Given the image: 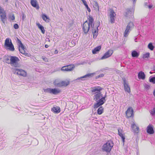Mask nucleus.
Segmentation results:
<instances>
[{"instance_id":"1","label":"nucleus","mask_w":155,"mask_h":155,"mask_svg":"<svg viewBox=\"0 0 155 155\" xmlns=\"http://www.w3.org/2000/svg\"><path fill=\"white\" fill-rule=\"evenodd\" d=\"M101 89L96 88L93 89L92 90L94 95L93 99L96 103L94 104V108L96 109L102 105L106 101L105 96H104L101 92Z\"/></svg>"},{"instance_id":"2","label":"nucleus","mask_w":155,"mask_h":155,"mask_svg":"<svg viewBox=\"0 0 155 155\" xmlns=\"http://www.w3.org/2000/svg\"><path fill=\"white\" fill-rule=\"evenodd\" d=\"M94 20L92 17L89 16L88 18V24L91 26V28L92 29V32L93 34V38H96L98 35V27H96L94 28V24L93 23Z\"/></svg>"},{"instance_id":"3","label":"nucleus","mask_w":155,"mask_h":155,"mask_svg":"<svg viewBox=\"0 0 155 155\" xmlns=\"http://www.w3.org/2000/svg\"><path fill=\"white\" fill-rule=\"evenodd\" d=\"M4 47L6 49L11 51H14L15 48L11 39L9 38H7L5 42Z\"/></svg>"},{"instance_id":"4","label":"nucleus","mask_w":155,"mask_h":155,"mask_svg":"<svg viewBox=\"0 0 155 155\" xmlns=\"http://www.w3.org/2000/svg\"><path fill=\"white\" fill-rule=\"evenodd\" d=\"M10 60L11 65L14 68H18L20 67V65L18 62L19 61L18 58L14 56H9Z\"/></svg>"},{"instance_id":"5","label":"nucleus","mask_w":155,"mask_h":155,"mask_svg":"<svg viewBox=\"0 0 155 155\" xmlns=\"http://www.w3.org/2000/svg\"><path fill=\"white\" fill-rule=\"evenodd\" d=\"M16 42L18 45V50L20 52L23 54H25V55H26L27 54L25 53V49L21 41L17 38Z\"/></svg>"},{"instance_id":"6","label":"nucleus","mask_w":155,"mask_h":155,"mask_svg":"<svg viewBox=\"0 0 155 155\" xmlns=\"http://www.w3.org/2000/svg\"><path fill=\"white\" fill-rule=\"evenodd\" d=\"M108 11L109 16L110 18L109 22L111 23H114L115 22L116 14L114 10L111 8L109 9Z\"/></svg>"},{"instance_id":"7","label":"nucleus","mask_w":155,"mask_h":155,"mask_svg":"<svg viewBox=\"0 0 155 155\" xmlns=\"http://www.w3.org/2000/svg\"><path fill=\"white\" fill-rule=\"evenodd\" d=\"M133 26L134 24L132 22H130L128 24L124 34V36L125 37H126L128 35Z\"/></svg>"},{"instance_id":"8","label":"nucleus","mask_w":155,"mask_h":155,"mask_svg":"<svg viewBox=\"0 0 155 155\" xmlns=\"http://www.w3.org/2000/svg\"><path fill=\"white\" fill-rule=\"evenodd\" d=\"M15 71H14V74H16L23 77H26L27 75V73L25 71L22 69H19L18 68L14 69Z\"/></svg>"},{"instance_id":"9","label":"nucleus","mask_w":155,"mask_h":155,"mask_svg":"<svg viewBox=\"0 0 155 155\" xmlns=\"http://www.w3.org/2000/svg\"><path fill=\"white\" fill-rule=\"evenodd\" d=\"M90 25L88 24L87 21H86L83 24L82 26L83 31L85 34H87L90 29Z\"/></svg>"},{"instance_id":"10","label":"nucleus","mask_w":155,"mask_h":155,"mask_svg":"<svg viewBox=\"0 0 155 155\" xmlns=\"http://www.w3.org/2000/svg\"><path fill=\"white\" fill-rule=\"evenodd\" d=\"M94 74V73H89L87 74H86V75L79 77L78 78L76 79L75 80V81H79L80 80H85V78H90L92 77Z\"/></svg>"},{"instance_id":"11","label":"nucleus","mask_w":155,"mask_h":155,"mask_svg":"<svg viewBox=\"0 0 155 155\" xmlns=\"http://www.w3.org/2000/svg\"><path fill=\"white\" fill-rule=\"evenodd\" d=\"M126 114L127 117H130L134 116L133 110L131 107L128 108L126 112Z\"/></svg>"},{"instance_id":"12","label":"nucleus","mask_w":155,"mask_h":155,"mask_svg":"<svg viewBox=\"0 0 155 155\" xmlns=\"http://www.w3.org/2000/svg\"><path fill=\"white\" fill-rule=\"evenodd\" d=\"M123 81L125 91L129 93L130 92V90L128 83L126 81L125 79H123Z\"/></svg>"},{"instance_id":"13","label":"nucleus","mask_w":155,"mask_h":155,"mask_svg":"<svg viewBox=\"0 0 155 155\" xmlns=\"http://www.w3.org/2000/svg\"><path fill=\"white\" fill-rule=\"evenodd\" d=\"M114 145V143L112 140L107 141V153L109 152Z\"/></svg>"},{"instance_id":"14","label":"nucleus","mask_w":155,"mask_h":155,"mask_svg":"<svg viewBox=\"0 0 155 155\" xmlns=\"http://www.w3.org/2000/svg\"><path fill=\"white\" fill-rule=\"evenodd\" d=\"M127 12H126V16L127 17H132L134 11L133 8H131L127 9L126 10Z\"/></svg>"},{"instance_id":"15","label":"nucleus","mask_w":155,"mask_h":155,"mask_svg":"<svg viewBox=\"0 0 155 155\" xmlns=\"http://www.w3.org/2000/svg\"><path fill=\"white\" fill-rule=\"evenodd\" d=\"M74 67L72 66L71 67V66L68 65L67 66H64L61 68V70L64 71H71L73 70Z\"/></svg>"},{"instance_id":"16","label":"nucleus","mask_w":155,"mask_h":155,"mask_svg":"<svg viewBox=\"0 0 155 155\" xmlns=\"http://www.w3.org/2000/svg\"><path fill=\"white\" fill-rule=\"evenodd\" d=\"M117 130L118 135L120 137H121L122 141L123 142V145H124V144L125 138L122 134L123 130L120 127L118 128Z\"/></svg>"},{"instance_id":"17","label":"nucleus","mask_w":155,"mask_h":155,"mask_svg":"<svg viewBox=\"0 0 155 155\" xmlns=\"http://www.w3.org/2000/svg\"><path fill=\"white\" fill-rule=\"evenodd\" d=\"M147 132L150 134H152L154 133V131L153 126L152 124H150L147 127Z\"/></svg>"},{"instance_id":"18","label":"nucleus","mask_w":155,"mask_h":155,"mask_svg":"<svg viewBox=\"0 0 155 155\" xmlns=\"http://www.w3.org/2000/svg\"><path fill=\"white\" fill-rule=\"evenodd\" d=\"M31 5L36 9H38L39 6L36 0H31L30 2Z\"/></svg>"},{"instance_id":"19","label":"nucleus","mask_w":155,"mask_h":155,"mask_svg":"<svg viewBox=\"0 0 155 155\" xmlns=\"http://www.w3.org/2000/svg\"><path fill=\"white\" fill-rule=\"evenodd\" d=\"M61 92V90L60 89L58 88H51V94H54V95H56Z\"/></svg>"},{"instance_id":"20","label":"nucleus","mask_w":155,"mask_h":155,"mask_svg":"<svg viewBox=\"0 0 155 155\" xmlns=\"http://www.w3.org/2000/svg\"><path fill=\"white\" fill-rule=\"evenodd\" d=\"M131 127L134 133H138V132L139 128L135 125V123H134L132 124Z\"/></svg>"},{"instance_id":"21","label":"nucleus","mask_w":155,"mask_h":155,"mask_svg":"<svg viewBox=\"0 0 155 155\" xmlns=\"http://www.w3.org/2000/svg\"><path fill=\"white\" fill-rule=\"evenodd\" d=\"M138 77L139 79L144 80L145 78V75L143 72L140 71L138 73Z\"/></svg>"},{"instance_id":"22","label":"nucleus","mask_w":155,"mask_h":155,"mask_svg":"<svg viewBox=\"0 0 155 155\" xmlns=\"http://www.w3.org/2000/svg\"><path fill=\"white\" fill-rule=\"evenodd\" d=\"M51 110L52 111L56 114L59 113L61 111L60 108L58 106L54 107L51 108Z\"/></svg>"},{"instance_id":"23","label":"nucleus","mask_w":155,"mask_h":155,"mask_svg":"<svg viewBox=\"0 0 155 155\" xmlns=\"http://www.w3.org/2000/svg\"><path fill=\"white\" fill-rule=\"evenodd\" d=\"M101 48V45L98 46L96 47L94 49L92 50V52L93 54H95L98 53Z\"/></svg>"},{"instance_id":"24","label":"nucleus","mask_w":155,"mask_h":155,"mask_svg":"<svg viewBox=\"0 0 155 155\" xmlns=\"http://www.w3.org/2000/svg\"><path fill=\"white\" fill-rule=\"evenodd\" d=\"M69 84V81H62L60 82V84L59 87L62 86H68Z\"/></svg>"},{"instance_id":"25","label":"nucleus","mask_w":155,"mask_h":155,"mask_svg":"<svg viewBox=\"0 0 155 155\" xmlns=\"http://www.w3.org/2000/svg\"><path fill=\"white\" fill-rule=\"evenodd\" d=\"M42 19L47 22H49L50 19L47 16V15L45 14H43L42 16Z\"/></svg>"},{"instance_id":"26","label":"nucleus","mask_w":155,"mask_h":155,"mask_svg":"<svg viewBox=\"0 0 155 155\" xmlns=\"http://www.w3.org/2000/svg\"><path fill=\"white\" fill-rule=\"evenodd\" d=\"M36 25L38 28L41 30L42 33L44 34L45 33V30L43 26L39 23H36Z\"/></svg>"},{"instance_id":"27","label":"nucleus","mask_w":155,"mask_h":155,"mask_svg":"<svg viewBox=\"0 0 155 155\" xmlns=\"http://www.w3.org/2000/svg\"><path fill=\"white\" fill-rule=\"evenodd\" d=\"M139 55V53L135 50L133 51L131 53V55L133 57L137 58Z\"/></svg>"},{"instance_id":"28","label":"nucleus","mask_w":155,"mask_h":155,"mask_svg":"<svg viewBox=\"0 0 155 155\" xmlns=\"http://www.w3.org/2000/svg\"><path fill=\"white\" fill-rule=\"evenodd\" d=\"M1 18V20L2 22L5 24V21L6 18V13H4V15H0Z\"/></svg>"},{"instance_id":"29","label":"nucleus","mask_w":155,"mask_h":155,"mask_svg":"<svg viewBox=\"0 0 155 155\" xmlns=\"http://www.w3.org/2000/svg\"><path fill=\"white\" fill-rule=\"evenodd\" d=\"M104 111V108L102 106H100L97 110V113L99 115L101 114Z\"/></svg>"},{"instance_id":"30","label":"nucleus","mask_w":155,"mask_h":155,"mask_svg":"<svg viewBox=\"0 0 155 155\" xmlns=\"http://www.w3.org/2000/svg\"><path fill=\"white\" fill-rule=\"evenodd\" d=\"M60 82L58 80H56L53 82V84L56 87H59Z\"/></svg>"},{"instance_id":"31","label":"nucleus","mask_w":155,"mask_h":155,"mask_svg":"<svg viewBox=\"0 0 155 155\" xmlns=\"http://www.w3.org/2000/svg\"><path fill=\"white\" fill-rule=\"evenodd\" d=\"M148 47L149 49L151 51L153 50L154 48V46L153 45V44L151 42L150 43L148 44Z\"/></svg>"},{"instance_id":"32","label":"nucleus","mask_w":155,"mask_h":155,"mask_svg":"<svg viewBox=\"0 0 155 155\" xmlns=\"http://www.w3.org/2000/svg\"><path fill=\"white\" fill-rule=\"evenodd\" d=\"M149 81L150 82L152 83L153 84H155V77L150 76L149 78Z\"/></svg>"},{"instance_id":"33","label":"nucleus","mask_w":155,"mask_h":155,"mask_svg":"<svg viewBox=\"0 0 155 155\" xmlns=\"http://www.w3.org/2000/svg\"><path fill=\"white\" fill-rule=\"evenodd\" d=\"M113 52V50L111 49H110L107 51V58L110 56Z\"/></svg>"},{"instance_id":"34","label":"nucleus","mask_w":155,"mask_h":155,"mask_svg":"<svg viewBox=\"0 0 155 155\" xmlns=\"http://www.w3.org/2000/svg\"><path fill=\"white\" fill-rule=\"evenodd\" d=\"M51 88H48L46 89H43V90L45 92L51 94Z\"/></svg>"},{"instance_id":"35","label":"nucleus","mask_w":155,"mask_h":155,"mask_svg":"<svg viewBox=\"0 0 155 155\" xmlns=\"http://www.w3.org/2000/svg\"><path fill=\"white\" fill-rule=\"evenodd\" d=\"M102 151L103 152H107V143H105L102 146Z\"/></svg>"},{"instance_id":"36","label":"nucleus","mask_w":155,"mask_h":155,"mask_svg":"<svg viewBox=\"0 0 155 155\" xmlns=\"http://www.w3.org/2000/svg\"><path fill=\"white\" fill-rule=\"evenodd\" d=\"M148 22V19L146 18H142L141 20V22L142 23L144 24V22L146 23Z\"/></svg>"},{"instance_id":"37","label":"nucleus","mask_w":155,"mask_h":155,"mask_svg":"<svg viewBox=\"0 0 155 155\" xmlns=\"http://www.w3.org/2000/svg\"><path fill=\"white\" fill-rule=\"evenodd\" d=\"M150 56V53H147L146 54H144L143 56V59L146 58H148Z\"/></svg>"},{"instance_id":"38","label":"nucleus","mask_w":155,"mask_h":155,"mask_svg":"<svg viewBox=\"0 0 155 155\" xmlns=\"http://www.w3.org/2000/svg\"><path fill=\"white\" fill-rule=\"evenodd\" d=\"M94 7L96 9H99V6L98 3L97 2H95L93 5Z\"/></svg>"},{"instance_id":"39","label":"nucleus","mask_w":155,"mask_h":155,"mask_svg":"<svg viewBox=\"0 0 155 155\" xmlns=\"http://www.w3.org/2000/svg\"><path fill=\"white\" fill-rule=\"evenodd\" d=\"M5 61L6 63L10 64V60L8 57L6 58L5 59Z\"/></svg>"},{"instance_id":"40","label":"nucleus","mask_w":155,"mask_h":155,"mask_svg":"<svg viewBox=\"0 0 155 155\" xmlns=\"http://www.w3.org/2000/svg\"><path fill=\"white\" fill-rule=\"evenodd\" d=\"M107 58V52H105L103 56L101 58V60H103L106 59Z\"/></svg>"},{"instance_id":"41","label":"nucleus","mask_w":155,"mask_h":155,"mask_svg":"<svg viewBox=\"0 0 155 155\" xmlns=\"http://www.w3.org/2000/svg\"><path fill=\"white\" fill-rule=\"evenodd\" d=\"M144 87L145 89L148 90L149 89L150 87V86L147 84H144Z\"/></svg>"},{"instance_id":"42","label":"nucleus","mask_w":155,"mask_h":155,"mask_svg":"<svg viewBox=\"0 0 155 155\" xmlns=\"http://www.w3.org/2000/svg\"><path fill=\"white\" fill-rule=\"evenodd\" d=\"M14 28L15 29H18L19 28L18 25L17 24H15L14 25Z\"/></svg>"},{"instance_id":"43","label":"nucleus","mask_w":155,"mask_h":155,"mask_svg":"<svg viewBox=\"0 0 155 155\" xmlns=\"http://www.w3.org/2000/svg\"><path fill=\"white\" fill-rule=\"evenodd\" d=\"M9 18L11 19L12 20H14L15 19V16L14 15H13L12 16L9 17Z\"/></svg>"},{"instance_id":"44","label":"nucleus","mask_w":155,"mask_h":155,"mask_svg":"<svg viewBox=\"0 0 155 155\" xmlns=\"http://www.w3.org/2000/svg\"><path fill=\"white\" fill-rule=\"evenodd\" d=\"M85 6L87 9L88 11L89 12H91V9L89 7L87 4Z\"/></svg>"},{"instance_id":"45","label":"nucleus","mask_w":155,"mask_h":155,"mask_svg":"<svg viewBox=\"0 0 155 155\" xmlns=\"http://www.w3.org/2000/svg\"><path fill=\"white\" fill-rule=\"evenodd\" d=\"M81 1L83 2V4L85 6L87 5L86 1L85 0H81Z\"/></svg>"},{"instance_id":"46","label":"nucleus","mask_w":155,"mask_h":155,"mask_svg":"<svg viewBox=\"0 0 155 155\" xmlns=\"http://www.w3.org/2000/svg\"><path fill=\"white\" fill-rule=\"evenodd\" d=\"M152 7V5H149L147 6V8H151Z\"/></svg>"},{"instance_id":"47","label":"nucleus","mask_w":155,"mask_h":155,"mask_svg":"<svg viewBox=\"0 0 155 155\" xmlns=\"http://www.w3.org/2000/svg\"><path fill=\"white\" fill-rule=\"evenodd\" d=\"M144 6L146 8H147L148 5V3L147 2H145L144 3Z\"/></svg>"},{"instance_id":"48","label":"nucleus","mask_w":155,"mask_h":155,"mask_svg":"<svg viewBox=\"0 0 155 155\" xmlns=\"http://www.w3.org/2000/svg\"><path fill=\"white\" fill-rule=\"evenodd\" d=\"M104 75L103 74H102L99 75V76H100V77H102L104 76Z\"/></svg>"},{"instance_id":"49","label":"nucleus","mask_w":155,"mask_h":155,"mask_svg":"<svg viewBox=\"0 0 155 155\" xmlns=\"http://www.w3.org/2000/svg\"><path fill=\"white\" fill-rule=\"evenodd\" d=\"M25 18V17L24 16V14H23V15L22 16V20H24V19Z\"/></svg>"},{"instance_id":"50","label":"nucleus","mask_w":155,"mask_h":155,"mask_svg":"<svg viewBox=\"0 0 155 155\" xmlns=\"http://www.w3.org/2000/svg\"><path fill=\"white\" fill-rule=\"evenodd\" d=\"M58 53V51L57 50H56L55 51V52H54V54H57Z\"/></svg>"},{"instance_id":"51","label":"nucleus","mask_w":155,"mask_h":155,"mask_svg":"<svg viewBox=\"0 0 155 155\" xmlns=\"http://www.w3.org/2000/svg\"><path fill=\"white\" fill-rule=\"evenodd\" d=\"M49 47V46L48 45H45V48H48Z\"/></svg>"},{"instance_id":"52","label":"nucleus","mask_w":155,"mask_h":155,"mask_svg":"<svg viewBox=\"0 0 155 155\" xmlns=\"http://www.w3.org/2000/svg\"><path fill=\"white\" fill-rule=\"evenodd\" d=\"M100 78V76H99V75L96 76V79H98V78Z\"/></svg>"},{"instance_id":"53","label":"nucleus","mask_w":155,"mask_h":155,"mask_svg":"<svg viewBox=\"0 0 155 155\" xmlns=\"http://www.w3.org/2000/svg\"><path fill=\"white\" fill-rule=\"evenodd\" d=\"M153 95L155 97V89L153 91Z\"/></svg>"},{"instance_id":"54","label":"nucleus","mask_w":155,"mask_h":155,"mask_svg":"<svg viewBox=\"0 0 155 155\" xmlns=\"http://www.w3.org/2000/svg\"><path fill=\"white\" fill-rule=\"evenodd\" d=\"M132 0L133 2V3H134H134H135L136 2L137 0Z\"/></svg>"},{"instance_id":"55","label":"nucleus","mask_w":155,"mask_h":155,"mask_svg":"<svg viewBox=\"0 0 155 155\" xmlns=\"http://www.w3.org/2000/svg\"><path fill=\"white\" fill-rule=\"evenodd\" d=\"M60 10L61 12H63V9L62 8H60Z\"/></svg>"},{"instance_id":"56","label":"nucleus","mask_w":155,"mask_h":155,"mask_svg":"<svg viewBox=\"0 0 155 155\" xmlns=\"http://www.w3.org/2000/svg\"><path fill=\"white\" fill-rule=\"evenodd\" d=\"M3 9L1 7H0V11H2V10H3Z\"/></svg>"},{"instance_id":"57","label":"nucleus","mask_w":155,"mask_h":155,"mask_svg":"<svg viewBox=\"0 0 155 155\" xmlns=\"http://www.w3.org/2000/svg\"><path fill=\"white\" fill-rule=\"evenodd\" d=\"M45 59H46V58H43V60H45Z\"/></svg>"},{"instance_id":"58","label":"nucleus","mask_w":155,"mask_h":155,"mask_svg":"<svg viewBox=\"0 0 155 155\" xmlns=\"http://www.w3.org/2000/svg\"><path fill=\"white\" fill-rule=\"evenodd\" d=\"M150 74H152V73L151 71H150Z\"/></svg>"},{"instance_id":"59","label":"nucleus","mask_w":155,"mask_h":155,"mask_svg":"<svg viewBox=\"0 0 155 155\" xmlns=\"http://www.w3.org/2000/svg\"><path fill=\"white\" fill-rule=\"evenodd\" d=\"M8 1V0H5V2H7Z\"/></svg>"}]
</instances>
